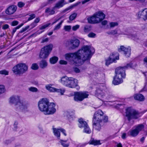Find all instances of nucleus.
<instances>
[{"label": "nucleus", "mask_w": 147, "mask_h": 147, "mask_svg": "<svg viewBox=\"0 0 147 147\" xmlns=\"http://www.w3.org/2000/svg\"><path fill=\"white\" fill-rule=\"evenodd\" d=\"M29 16H30V17L28 18V21L33 19L36 17L35 15L34 14H31Z\"/></svg>", "instance_id": "603ef678"}, {"label": "nucleus", "mask_w": 147, "mask_h": 147, "mask_svg": "<svg viewBox=\"0 0 147 147\" xmlns=\"http://www.w3.org/2000/svg\"><path fill=\"white\" fill-rule=\"evenodd\" d=\"M114 62H115L116 60L119 59L118 54L117 53H112L109 57Z\"/></svg>", "instance_id": "393cba45"}, {"label": "nucleus", "mask_w": 147, "mask_h": 147, "mask_svg": "<svg viewBox=\"0 0 147 147\" xmlns=\"http://www.w3.org/2000/svg\"><path fill=\"white\" fill-rule=\"evenodd\" d=\"M17 9V7L15 5H12L9 7L6 11V13L8 15H11Z\"/></svg>", "instance_id": "6ab92c4d"}, {"label": "nucleus", "mask_w": 147, "mask_h": 147, "mask_svg": "<svg viewBox=\"0 0 147 147\" xmlns=\"http://www.w3.org/2000/svg\"><path fill=\"white\" fill-rule=\"evenodd\" d=\"M37 25V24H36L35 22H33L30 25V26H26V27H25V28H22V29L20 31V33H22L28 29H29L30 27V30L33 28L34 27H35Z\"/></svg>", "instance_id": "aec40b11"}, {"label": "nucleus", "mask_w": 147, "mask_h": 147, "mask_svg": "<svg viewBox=\"0 0 147 147\" xmlns=\"http://www.w3.org/2000/svg\"><path fill=\"white\" fill-rule=\"evenodd\" d=\"M20 101V97L18 96H13L10 98L9 102L15 104L16 108H18V103Z\"/></svg>", "instance_id": "2eb2a0df"}, {"label": "nucleus", "mask_w": 147, "mask_h": 147, "mask_svg": "<svg viewBox=\"0 0 147 147\" xmlns=\"http://www.w3.org/2000/svg\"><path fill=\"white\" fill-rule=\"evenodd\" d=\"M139 18H142L144 20H147V9L145 8L139 11L137 14Z\"/></svg>", "instance_id": "ddd939ff"}, {"label": "nucleus", "mask_w": 147, "mask_h": 147, "mask_svg": "<svg viewBox=\"0 0 147 147\" xmlns=\"http://www.w3.org/2000/svg\"><path fill=\"white\" fill-rule=\"evenodd\" d=\"M65 86L71 88H74L78 86L77 80L73 77H69Z\"/></svg>", "instance_id": "f8f14e48"}, {"label": "nucleus", "mask_w": 147, "mask_h": 147, "mask_svg": "<svg viewBox=\"0 0 147 147\" xmlns=\"http://www.w3.org/2000/svg\"><path fill=\"white\" fill-rule=\"evenodd\" d=\"M38 106L39 110L45 115L53 114L56 111L55 104L53 102H49V100L46 98L39 101Z\"/></svg>", "instance_id": "f03ea898"}, {"label": "nucleus", "mask_w": 147, "mask_h": 147, "mask_svg": "<svg viewBox=\"0 0 147 147\" xmlns=\"http://www.w3.org/2000/svg\"><path fill=\"white\" fill-rule=\"evenodd\" d=\"M126 134L125 133H123L121 137L123 139H125V138Z\"/></svg>", "instance_id": "774afa93"}, {"label": "nucleus", "mask_w": 147, "mask_h": 147, "mask_svg": "<svg viewBox=\"0 0 147 147\" xmlns=\"http://www.w3.org/2000/svg\"><path fill=\"white\" fill-rule=\"evenodd\" d=\"M23 24H24L23 23H22L16 27L15 28H13V30L12 32V34L13 35L15 32H16V30L21 27L23 25Z\"/></svg>", "instance_id": "c9c22d12"}, {"label": "nucleus", "mask_w": 147, "mask_h": 147, "mask_svg": "<svg viewBox=\"0 0 147 147\" xmlns=\"http://www.w3.org/2000/svg\"><path fill=\"white\" fill-rule=\"evenodd\" d=\"M77 16V14L76 13H74L71 15L69 17V19L71 21H72L74 20Z\"/></svg>", "instance_id": "e433bc0d"}, {"label": "nucleus", "mask_w": 147, "mask_h": 147, "mask_svg": "<svg viewBox=\"0 0 147 147\" xmlns=\"http://www.w3.org/2000/svg\"><path fill=\"white\" fill-rule=\"evenodd\" d=\"M93 128L98 131H99L101 129V126L103 123V122L92 120Z\"/></svg>", "instance_id": "dca6fc26"}, {"label": "nucleus", "mask_w": 147, "mask_h": 147, "mask_svg": "<svg viewBox=\"0 0 147 147\" xmlns=\"http://www.w3.org/2000/svg\"><path fill=\"white\" fill-rule=\"evenodd\" d=\"M107 21L106 20H103L101 22L102 24L103 25H106L107 24Z\"/></svg>", "instance_id": "338daca9"}, {"label": "nucleus", "mask_w": 147, "mask_h": 147, "mask_svg": "<svg viewBox=\"0 0 147 147\" xmlns=\"http://www.w3.org/2000/svg\"><path fill=\"white\" fill-rule=\"evenodd\" d=\"M65 0H60L58 2L55 4V6L54 7V8H59L62 7L65 5L67 4V3L65 1Z\"/></svg>", "instance_id": "412c9836"}, {"label": "nucleus", "mask_w": 147, "mask_h": 147, "mask_svg": "<svg viewBox=\"0 0 147 147\" xmlns=\"http://www.w3.org/2000/svg\"><path fill=\"white\" fill-rule=\"evenodd\" d=\"M88 96V94L86 92H75L74 99L75 101H81L84 98H87Z\"/></svg>", "instance_id": "9d476101"}, {"label": "nucleus", "mask_w": 147, "mask_h": 147, "mask_svg": "<svg viewBox=\"0 0 147 147\" xmlns=\"http://www.w3.org/2000/svg\"><path fill=\"white\" fill-rule=\"evenodd\" d=\"M69 44L71 45V48L75 49L78 47L79 45L80 41L78 39H71L68 41Z\"/></svg>", "instance_id": "a211bd4d"}, {"label": "nucleus", "mask_w": 147, "mask_h": 147, "mask_svg": "<svg viewBox=\"0 0 147 147\" xmlns=\"http://www.w3.org/2000/svg\"><path fill=\"white\" fill-rule=\"evenodd\" d=\"M55 9L54 7L52 9L49 7L47 8L45 10V13H47L49 15H53L55 13Z\"/></svg>", "instance_id": "cd10ccee"}, {"label": "nucleus", "mask_w": 147, "mask_h": 147, "mask_svg": "<svg viewBox=\"0 0 147 147\" xmlns=\"http://www.w3.org/2000/svg\"><path fill=\"white\" fill-rule=\"evenodd\" d=\"M105 86L103 85L100 84L96 87L95 93V95L99 99L102 100L104 98L105 94L104 93V89Z\"/></svg>", "instance_id": "1a4fd4ad"}, {"label": "nucleus", "mask_w": 147, "mask_h": 147, "mask_svg": "<svg viewBox=\"0 0 147 147\" xmlns=\"http://www.w3.org/2000/svg\"><path fill=\"white\" fill-rule=\"evenodd\" d=\"M9 27V26L7 24H5L3 25L2 27V29L3 30H5L8 28Z\"/></svg>", "instance_id": "052dcab7"}, {"label": "nucleus", "mask_w": 147, "mask_h": 147, "mask_svg": "<svg viewBox=\"0 0 147 147\" xmlns=\"http://www.w3.org/2000/svg\"><path fill=\"white\" fill-rule=\"evenodd\" d=\"M125 113L126 116L129 121L132 119H137L139 117L138 112L131 107L126 109Z\"/></svg>", "instance_id": "423d86ee"}, {"label": "nucleus", "mask_w": 147, "mask_h": 147, "mask_svg": "<svg viewBox=\"0 0 147 147\" xmlns=\"http://www.w3.org/2000/svg\"><path fill=\"white\" fill-rule=\"evenodd\" d=\"M73 69L74 71L76 73H78L80 72V69L77 67H74Z\"/></svg>", "instance_id": "13d9d810"}, {"label": "nucleus", "mask_w": 147, "mask_h": 147, "mask_svg": "<svg viewBox=\"0 0 147 147\" xmlns=\"http://www.w3.org/2000/svg\"><path fill=\"white\" fill-rule=\"evenodd\" d=\"M63 22V21H61L59 24L55 26L54 29V30H57L59 29L61 27V26Z\"/></svg>", "instance_id": "a19ab883"}, {"label": "nucleus", "mask_w": 147, "mask_h": 147, "mask_svg": "<svg viewBox=\"0 0 147 147\" xmlns=\"http://www.w3.org/2000/svg\"><path fill=\"white\" fill-rule=\"evenodd\" d=\"M58 58L57 57L54 56L50 59V61L51 64H55L58 60Z\"/></svg>", "instance_id": "473e14b6"}, {"label": "nucleus", "mask_w": 147, "mask_h": 147, "mask_svg": "<svg viewBox=\"0 0 147 147\" xmlns=\"http://www.w3.org/2000/svg\"><path fill=\"white\" fill-rule=\"evenodd\" d=\"M121 68H123V69L125 70V69H127L128 68H132L133 67L132 64V63H129L127 64V65L123 67H120Z\"/></svg>", "instance_id": "58836bf2"}, {"label": "nucleus", "mask_w": 147, "mask_h": 147, "mask_svg": "<svg viewBox=\"0 0 147 147\" xmlns=\"http://www.w3.org/2000/svg\"><path fill=\"white\" fill-rule=\"evenodd\" d=\"M0 74H1L7 75L8 74V72L5 70H3L0 71Z\"/></svg>", "instance_id": "3c124183"}, {"label": "nucleus", "mask_w": 147, "mask_h": 147, "mask_svg": "<svg viewBox=\"0 0 147 147\" xmlns=\"http://www.w3.org/2000/svg\"><path fill=\"white\" fill-rule=\"evenodd\" d=\"M28 90L32 92H36L38 91V89L36 88L31 87L28 88Z\"/></svg>", "instance_id": "4c0bfd02"}, {"label": "nucleus", "mask_w": 147, "mask_h": 147, "mask_svg": "<svg viewBox=\"0 0 147 147\" xmlns=\"http://www.w3.org/2000/svg\"><path fill=\"white\" fill-rule=\"evenodd\" d=\"M80 3V2L77 3H76L74 5H71V6H69L68 8H67V9H65V10H64L63 11V12H65L66 11H67L69 10L70 9L73 8L74 7L77 6L79 3Z\"/></svg>", "instance_id": "72a5a7b5"}, {"label": "nucleus", "mask_w": 147, "mask_h": 147, "mask_svg": "<svg viewBox=\"0 0 147 147\" xmlns=\"http://www.w3.org/2000/svg\"><path fill=\"white\" fill-rule=\"evenodd\" d=\"M50 24H51L50 23H49L44 25H43L41 26L39 28V29L40 30L45 29L47 27H48L50 25Z\"/></svg>", "instance_id": "49530a36"}, {"label": "nucleus", "mask_w": 147, "mask_h": 147, "mask_svg": "<svg viewBox=\"0 0 147 147\" xmlns=\"http://www.w3.org/2000/svg\"><path fill=\"white\" fill-rule=\"evenodd\" d=\"M91 26L90 25H86L85 26L84 28V32L86 33H87L91 30Z\"/></svg>", "instance_id": "2f4dec72"}, {"label": "nucleus", "mask_w": 147, "mask_h": 147, "mask_svg": "<svg viewBox=\"0 0 147 147\" xmlns=\"http://www.w3.org/2000/svg\"><path fill=\"white\" fill-rule=\"evenodd\" d=\"M80 27V25H76L73 26L72 28V30L73 31H76Z\"/></svg>", "instance_id": "5fc2aeb1"}, {"label": "nucleus", "mask_w": 147, "mask_h": 147, "mask_svg": "<svg viewBox=\"0 0 147 147\" xmlns=\"http://www.w3.org/2000/svg\"><path fill=\"white\" fill-rule=\"evenodd\" d=\"M84 132L88 134H90L91 132V130L88 126V124L84 127Z\"/></svg>", "instance_id": "f704fd0d"}, {"label": "nucleus", "mask_w": 147, "mask_h": 147, "mask_svg": "<svg viewBox=\"0 0 147 147\" xmlns=\"http://www.w3.org/2000/svg\"><path fill=\"white\" fill-rule=\"evenodd\" d=\"M18 109H20L23 112L25 111L28 107V104L27 102L24 101H20L18 103Z\"/></svg>", "instance_id": "4468645a"}, {"label": "nucleus", "mask_w": 147, "mask_h": 147, "mask_svg": "<svg viewBox=\"0 0 147 147\" xmlns=\"http://www.w3.org/2000/svg\"><path fill=\"white\" fill-rule=\"evenodd\" d=\"M64 115L68 118H69V117H70L69 113L67 111H66L65 112Z\"/></svg>", "instance_id": "680f3d73"}, {"label": "nucleus", "mask_w": 147, "mask_h": 147, "mask_svg": "<svg viewBox=\"0 0 147 147\" xmlns=\"http://www.w3.org/2000/svg\"><path fill=\"white\" fill-rule=\"evenodd\" d=\"M59 63L61 64L66 65L67 64V62L66 61L63 60H60Z\"/></svg>", "instance_id": "bf43d9fd"}, {"label": "nucleus", "mask_w": 147, "mask_h": 147, "mask_svg": "<svg viewBox=\"0 0 147 147\" xmlns=\"http://www.w3.org/2000/svg\"><path fill=\"white\" fill-rule=\"evenodd\" d=\"M144 128V125L142 124H140L136 126L135 129L129 131L130 135L132 137H136Z\"/></svg>", "instance_id": "9b49d317"}, {"label": "nucleus", "mask_w": 147, "mask_h": 147, "mask_svg": "<svg viewBox=\"0 0 147 147\" xmlns=\"http://www.w3.org/2000/svg\"><path fill=\"white\" fill-rule=\"evenodd\" d=\"M103 114L102 110H98L94 113L93 120L103 122H107L108 121V117L107 116L104 115Z\"/></svg>", "instance_id": "6e6552de"}, {"label": "nucleus", "mask_w": 147, "mask_h": 147, "mask_svg": "<svg viewBox=\"0 0 147 147\" xmlns=\"http://www.w3.org/2000/svg\"><path fill=\"white\" fill-rule=\"evenodd\" d=\"M53 47V45L50 44L42 48L39 54L40 58L45 59L48 57L52 50Z\"/></svg>", "instance_id": "0eeeda50"}, {"label": "nucleus", "mask_w": 147, "mask_h": 147, "mask_svg": "<svg viewBox=\"0 0 147 147\" xmlns=\"http://www.w3.org/2000/svg\"><path fill=\"white\" fill-rule=\"evenodd\" d=\"M134 99L140 101H143L144 99V96L141 94H136L134 96Z\"/></svg>", "instance_id": "bb28decb"}, {"label": "nucleus", "mask_w": 147, "mask_h": 147, "mask_svg": "<svg viewBox=\"0 0 147 147\" xmlns=\"http://www.w3.org/2000/svg\"><path fill=\"white\" fill-rule=\"evenodd\" d=\"M49 3H50L48 2V1L47 2L42 3L40 7V8L42 9L44 7L47 6Z\"/></svg>", "instance_id": "09e8293b"}, {"label": "nucleus", "mask_w": 147, "mask_h": 147, "mask_svg": "<svg viewBox=\"0 0 147 147\" xmlns=\"http://www.w3.org/2000/svg\"><path fill=\"white\" fill-rule=\"evenodd\" d=\"M25 4L21 1L19 2L18 3V6L20 8H22L25 5Z\"/></svg>", "instance_id": "8fccbe9b"}, {"label": "nucleus", "mask_w": 147, "mask_h": 147, "mask_svg": "<svg viewBox=\"0 0 147 147\" xmlns=\"http://www.w3.org/2000/svg\"><path fill=\"white\" fill-rule=\"evenodd\" d=\"M31 69L33 70H37L38 68V67L37 64L36 63H34L32 65Z\"/></svg>", "instance_id": "c03bdc74"}, {"label": "nucleus", "mask_w": 147, "mask_h": 147, "mask_svg": "<svg viewBox=\"0 0 147 147\" xmlns=\"http://www.w3.org/2000/svg\"><path fill=\"white\" fill-rule=\"evenodd\" d=\"M88 143L90 144H92L94 146L100 145L101 144L100 140H95L93 138L91 139Z\"/></svg>", "instance_id": "5701e85b"}, {"label": "nucleus", "mask_w": 147, "mask_h": 147, "mask_svg": "<svg viewBox=\"0 0 147 147\" xmlns=\"http://www.w3.org/2000/svg\"><path fill=\"white\" fill-rule=\"evenodd\" d=\"M143 61L144 64L146 65L147 67V56L144 59Z\"/></svg>", "instance_id": "69168bd1"}, {"label": "nucleus", "mask_w": 147, "mask_h": 147, "mask_svg": "<svg viewBox=\"0 0 147 147\" xmlns=\"http://www.w3.org/2000/svg\"><path fill=\"white\" fill-rule=\"evenodd\" d=\"M60 128H53V133L54 135L57 137L58 139H59L60 136Z\"/></svg>", "instance_id": "a878e982"}, {"label": "nucleus", "mask_w": 147, "mask_h": 147, "mask_svg": "<svg viewBox=\"0 0 147 147\" xmlns=\"http://www.w3.org/2000/svg\"><path fill=\"white\" fill-rule=\"evenodd\" d=\"M116 75L113 81V83L115 85H117L123 82L122 78L125 76V71L123 68L118 67L116 69L115 71Z\"/></svg>", "instance_id": "7ed1b4c3"}, {"label": "nucleus", "mask_w": 147, "mask_h": 147, "mask_svg": "<svg viewBox=\"0 0 147 147\" xmlns=\"http://www.w3.org/2000/svg\"><path fill=\"white\" fill-rule=\"evenodd\" d=\"M47 66V63L45 60H42L40 62L39 66L40 68L44 69L46 68Z\"/></svg>", "instance_id": "c756f323"}, {"label": "nucleus", "mask_w": 147, "mask_h": 147, "mask_svg": "<svg viewBox=\"0 0 147 147\" xmlns=\"http://www.w3.org/2000/svg\"><path fill=\"white\" fill-rule=\"evenodd\" d=\"M18 122L17 121H15L13 124L14 128L13 129L14 130H16L18 128Z\"/></svg>", "instance_id": "6e6d98bb"}, {"label": "nucleus", "mask_w": 147, "mask_h": 147, "mask_svg": "<svg viewBox=\"0 0 147 147\" xmlns=\"http://www.w3.org/2000/svg\"><path fill=\"white\" fill-rule=\"evenodd\" d=\"M5 90L4 86L0 85V94L4 93Z\"/></svg>", "instance_id": "a18cd8bd"}, {"label": "nucleus", "mask_w": 147, "mask_h": 147, "mask_svg": "<svg viewBox=\"0 0 147 147\" xmlns=\"http://www.w3.org/2000/svg\"><path fill=\"white\" fill-rule=\"evenodd\" d=\"M40 20V19L39 18H36L34 20V22H35L36 24H37V23H38Z\"/></svg>", "instance_id": "0e129e2a"}, {"label": "nucleus", "mask_w": 147, "mask_h": 147, "mask_svg": "<svg viewBox=\"0 0 147 147\" xmlns=\"http://www.w3.org/2000/svg\"><path fill=\"white\" fill-rule=\"evenodd\" d=\"M69 77L66 76H64L61 77L60 79L59 80V82L65 86L66 84H67V81Z\"/></svg>", "instance_id": "4be33fe9"}, {"label": "nucleus", "mask_w": 147, "mask_h": 147, "mask_svg": "<svg viewBox=\"0 0 147 147\" xmlns=\"http://www.w3.org/2000/svg\"><path fill=\"white\" fill-rule=\"evenodd\" d=\"M105 14L101 11H98L94 14L93 16L88 18V22L90 24L98 23L105 18Z\"/></svg>", "instance_id": "20e7f679"}, {"label": "nucleus", "mask_w": 147, "mask_h": 147, "mask_svg": "<svg viewBox=\"0 0 147 147\" xmlns=\"http://www.w3.org/2000/svg\"><path fill=\"white\" fill-rule=\"evenodd\" d=\"M52 85L51 84H48L47 85L45 86L46 89L50 92H60L61 94L62 95L63 93L64 92V90H62L61 89H57L55 88L52 87Z\"/></svg>", "instance_id": "f3484780"}, {"label": "nucleus", "mask_w": 147, "mask_h": 147, "mask_svg": "<svg viewBox=\"0 0 147 147\" xmlns=\"http://www.w3.org/2000/svg\"><path fill=\"white\" fill-rule=\"evenodd\" d=\"M67 140H60L59 142L62 146L63 147H68L69 146V143H67Z\"/></svg>", "instance_id": "7c9ffc66"}, {"label": "nucleus", "mask_w": 147, "mask_h": 147, "mask_svg": "<svg viewBox=\"0 0 147 147\" xmlns=\"http://www.w3.org/2000/svg\"><path fill=\"white\" fill-rule=\"evenodd\" d=\"M64 29L65 31L69 32L71 29V26H64Z\"/></svg>", "instance_id": "de8ad7c7"}, {"label": "nucleus", "mask_w": 147, "mask_h": 147, "mask_svg": "<svg viewBox=\"0 0 147 147\" xmlns=\"http://www.w3.org/2000/svg\"><path fill=\"white\" fill-rule=\"evenodd\" d=\"M125 50H127V56H129L130 55V49L129 47L128 48H125L123 46H121L120 47V48L118 49V51L121 52L122 51H123Z\"/></svg>", "instance_id": "b1692460"}, {"label": "nucleus", "mask_w": 147, "mask_h": 147, "mask_svg": "<svg viewBox=\"0 0 147 147\" xmlns=\"http://www.w3.org/2000/svg\"><path fill=\"white\" fill-rule=\"evenodd\" d=\"M107 33L109 34L115 35L117 34V31L116 29L110 31L108 32Z\"/></svg>", "instance_id": "ea45409f"}, {"label": "nucleus", "mask_w": 147, "mask_h": 147, "mask_svg": "<svg viewBox=\"0 0 147 147\" xmlns=\"http://www.w3.org/2000/svg\"><path fill=\"white\" fill-rule=\"evenodd\" d=\"M60 131L62 132L65 136H66L67 135L65 133V131L64 129L62 128H60Z\"/></svg>", "instance_id": "e2e57ef3"}, {"label": "nucleus", "mask_w": 147, "mask_h": 147, "mask_svg": "<svg viewBox=\"0 0 147 147\" xmlns=\"http://www.w3.org/2000/svg\"><path fill=\"white\" fill-rule=\"evenodd\" d=\"M109 25L111 28H113L118 25V23L117 22H111L110 23Z\"/></svg>", "instance_id": "79ce46f5"}, {"label": "nucleus", "mask_w": 147, "mask_h": 147, "mask_svg": "<svg viewBox=\"0 0 147 147\" xmlns=\"http://www.w3.org/2000/svg\"><path fill=\"white\" fill-rule=\"evenodd\" d=\"M79 123L78 125L79 127L80 128H84L87 125V123L86 121H84L83 119H79Z\"/></svg>", "instance_id": "c85d7f7f"}, {"label": "nucleus", "mask_w": 147, "mask_h": 147, "mask_svg": "<svg viewBox=\"0 0 147 147\" xmlns=\"http://www.w3.org/2000/svg\"><path fill=\"white\" fill-rule=\"evenodd\" d=\"M113 61L109 57V58L107 59L106 60V65H108L110 63L113 62Z\"/></svg>", "instance_id": "37998d69"}, {"label": "nucleus", "mask_w": 147, "mask_h": 147, "mask_svg": "<svg viewBox=\"0 0 147 147\" xmlns=\"http://www.w3.org/2000/svg\"><path fill=\"white\" fill-rule=\"evenodd\" d=\"M94 52V49L93 47L84 46L77 52L66 54L65 58L71 64L79 65L86 60L89 61Z\"/></svg>", "instance_id": "f257e3e1"}, {"label": "nucleus", "mask_w": 147, "mask_h": 147, "mask_svg": "<svg viewBox=\"0 0 147 147\" xmlns=\"http://www.w3.org/2000/svg\"><path fill=\"white\" fill-rule=\"evenodd\" d=\"M18 24V22L17 21H13L11 23V25L12 26H15L17 25Z\"/></svg>", "instance_id": "4d7b16f0"}, {"label": "nucleus", "mask_w": 147, "mask_h": 147, "mask_svg": "<svg viewBox=\"0 0 147 147\" xmlns=\"http://www.w3.org/2000/svg\"><path fill=\"white\" fill-rule=\"evenodd\" d=\"M28 68V66L25 63H20L14 66L12 70L15 74L21 75L27 71Z\"/></svg>", "instance_id": "39448f33"}, {"label": "nucleus", "mask_w": 147, "mask_h": 147, "mask_svg": "<svg viewBox=\"0 0 147 147\" xmlns=\"http://www.w3.org/2000/svg\"><path fill=\"white\" fill-rule=\"evenodd\" d=\"M96 34L93 32H90L88 34V36L89 37L94 38L96 36Z\"/></svg>", "instance_id": "864d4df0"}]
</instances>
